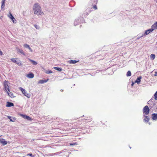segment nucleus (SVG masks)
Returning <instances> with one entry per match:
<instances>
[{"mask_svg":"<svg viewBox=\"0 0 157 157\" xmlns=\"http://www.w3.org/2000/svg\"><path fill=\"white\" fill-rule=\"evenodd\" d=\"M52 73V71H48V72H47V74H50Z\"/></svg>","mask_w":157,"mask_h":157,"instance_id":"obj_33","label":"nucleus"},{"mask_svg":"<svg viewBox=\"0 0 157 157\" xmlns=\"http://www.w3.org/2000/svg\"><path fill=\"white\" fill-rule=\"evenodd\" d=\"M20 116H21L23 118L26 119L27 120L29 121H31V118L29 116L25 115H24L22 114H21Z\"/></svg>","mask_w":157,"mask_h":157,"instance_id":"obj_7","label":"nucleus"},{"mask_svg":"<svg viewBox=\"0 0 157 157\" xmlns=\"http://www.w3.org/2000/svg\"><path fill=\"white\" fill-rule=\"evenodd\" d=\"M93 8L95 10H97V7L96 5L94 6H93Z\"/></svg>","mask_w":157,"mask_h":157,"instance_id":"obj_32","label":"nucleus"},{"mask_svg":"<svg viewBox=\"0 0 157 157\" xmlns=\"http://www.w3.org/2000/svg\"><path fill=\"white\" fill-rule=\"evenodd\" d=\"M2 52L0 50V55L2 56Z\"/></svg>","mask_w":157,"mask_h":157,"instance_id":"obj_34","label":"nucleus"},{"mask_svg":"<svg viewBox=\"0 0 157 157\" xmlns=\"http://www.w3.org/2000/svg\"><path fill=\"white\" fill-rule=\"evenodd\" d=\"M151 28L153 29V30L157 29V22H155L151 26Z\"/></svg>","mask_w":157,"mask_h":157,"instance_id":"obj_13","label":"nucleus"},{"mask_svg":"<svg viewBox=\"0 0 157 157\" xmlns=\"http://www.w3.org/2000/svg\"><path fill=\"white\" fill-rule=\"evenodd\" d=\"M144 117H145L144 120V121L146 122H148L149 120V117L146 115H145Z\"/></svg>","mask_w":157,"mask_h":157,"instance_id":"obj_18","label":"nucleus"},{"mask_svg":"<svg viewBox=\"0 0 157 157\" xmlns=\"http://www.w3.org/2000/svg\"><path fill=\"white\" fill-rule=\"evenodd\" d=\"M11 19L12 20V21L13 23H16V20L14 18V19Z\"/></svg>","mask_w":157,"mask_h":157,"instance_id":"obj_30","label":"nucleus"},{"mask_svg":"<svg viewBox=\"0 0 157 157\" xmlns=\"http://www.w3.org/2000/svg\"><path fill=\"white\" fill-rule=\"evenodd\" d=\"M63 90H61V91L62 92H63Z\"/></svg>","mask_w":157,"mask_h":157,"instance_id":"obj_37","label":"nucleus"},{"mask_svg":"<svg viewBox=\"0 0 157 157\" xmlns=\"http://www.w3.org/2000/svg\"><path fill=\"white\" fill-rule=\"evenodd\" d=\"M6 0H2V6L1 8L2 9H3L5 7V3Z\"/></svg>","mask_w":157,"mask_h":157,"instance_id":"obj_17","label":"nucleus"},{"mask_svg":"<svg viewBox=\"0 0 157 157\" xmlns=\"http://www.w3.org/2000/svg\"><path fill=\"white\" fill-rule=\"evenodd\" d=\"M19 89L22 92L24 96H26L28 98H29L30 97V94L27 93L25 90L21 87H19Z\"/></svg>","mask_w":157,"mask_h":157,"instance_id":"obj_3","label":"nucleus"},{"mask_svg":"<svg viewBox=\"0 0 157 157\" xmlns=\"http://www.w3.org/2000/svg\"><path fill=\"white\" fill-rule=\"evenodd\" d=\"M34 76V74L32 73H30L27 75V77L29 78H33Z\"/></svg>","mask_w":157,"mask_h":157,"instance_id":"obj_15","label":"nucleus"},{"mask_svg":"<svg viewBox=\"0 0 157 157\" xmlns=\"http://www.w3.org/2000/svg\"><path fill=\"white\" fill-rule=\"evenodd\" d=\"M79 60H70L68 61V62L70 64H75L77 62H79Z\"/></svg>","mask_w":157,"mask_h":157,"instance_id":"obj_10","label":"nucleus"},{"mask_svg":"<svg viewBox=\"0 0 157 157\" xmlns=\"http://www.w3.org/2000/svg\"><path fill=\"white\" fill-rule=\"evenodd\" d=\"M48 80V79L47 80H39L38 82V84H43L44 83L47 82Z\"/></svg>","mask_w":157,"mask_h":157,"instance_id":"obj_11","label":"nucleus"},{"mask_svg":"<svg viewBox=\"0 0 157 157\" xmlns=\"http://www.w3.org/2000/svg\"><path fill=\"white\" fill-rule=\"evenodd\" d=\"M17 52L18 53H21L23 55L25 56V54L22 50L18 49L17 50Z\"/></svg>","mask_w":157,"mask_h":157,"instance_id":"obj_16","label":"nucleus"},{"mask_svg":"<svg viewBox=\"0 0 157 157\" xmlns=\"http://www.w3.org/2000/svg\"><path fill=\"white\" fill-rule=\"evenodd\" d=\"M153 31V29H152V28H151V29H150L146 30L145 32L144 33V34H143V35L141 36V37H142L144 36H146L147 34H148L151 32Z\"/></svg>","mask_w":157,"mask_h":157,"instance_id":"obj_6","label":"nucleus"},{"mask_svg":"<svg viewBox=\"0 0 157 157\" xmlns=\"http://www.w3.org/2000/svg\"><path fill=\"white\" fill-rule=\"evenodd\" d=\"M155 54H151L150 55V58L151 59H154L155 58Z\"/></svg>","mask_w":157,"mask_h":157,"instance_id":"obj_24","label":"nucleus"},{"mask_svg":"<svg viewBox=\"0 0 157 157\" xmlns=\"http://www.w3.org/2000/svg\"><path fill=\"white\" fill-rule=\"evenodd\" d=\"M78 144L77 143H76V142H75V143H70V145L71 146L75 145H77Z\"/></svg>","mask_w":157,"mask_h":157,"instance_id":"obj_27","label":"nucleus"},{"mask_svg":"<svg viewBox=\"0 0 157 157\" xmlns=\"http://www.w3.org/2000/svg\"><path fill=\"white\" fill-rule=\"evenodd\" d=\"M6 92L7 93L9 96H10L11 98H13L15 97V96H14L13 94L11 92L10 90V91H8Z\"/></svg>","mask_w":157,"mask_h":157,"instance_id":"obj_8","label":"nucleus"},{"mask_svg":"<svg viewBox=\"0 0 157 157\" xmlns=\"http://www.w3.org/2000/svg\"><path fill=\"white\" fill-rule=\"evenodd\" d=\"M88 120H90V121H91V119L90 118V119H88Z\"/></svg>","mask_w":157,"mask_h":157,"instance_id":"obj_38","label":"nucleus"},{"mask_svg":"<svg viewBox=\"0 0 157 157\" xmlns=\"http://www.w3.org/2000/svg\"><path fill=\"white\" fill-rule=\"evenodd\" d=\"M131 75V73L130 71H128L127 73V76H130Z\"/></svg>","mask_w":157,"mask_h":157,"instance_id":"obj_26","label":"nucleus"},{"mask_svg":"<svg viewBox=\"0 0 157 157\" xmlns=\"http://www.w3.org/2000/svg\"><path fill=\"white\" fill-rule=\"evenodd\" d=\"M27 156H31L32 157H34V155H32V153H29V154H27Z\"/></svg>","mask_w":157,"mask_h":157,"instance_id":"obj_31","label":"nucleus"},{"mask_svg":"<svg viewBox=\"0 0 157 157\" xmlns=\"http://www.w3.org/2000/svg\"><path fill=\"white\" fill-rule=\"evenodd\" d=\"M155 99V100L157 99V91L154 94Z\"/></svg>","mask_w":157,"mask_h":157,"instance_id":"obj_28","label":"nucleus"},{"mask_svg":"<svg viewBox=\"0 0 157 157\" xmlns=\"http://www.w3.org/2000/svg\"><path fill=\"white\" fill-rule=\"evenodd\" d=\"M0 143L4 145L7 144V142L5 141L4 139L1 138L0 139Z\"/></svg>","mask_w":157,"mask_h":157,"instance_id":"obj_9","label":"nucleus"},{"mask_svg":"<svg viewBox=\"0 0 157 157\" xmlns=\"http://www.w3.org/2000/svg\"><path fill=\"white\" fill-rule=\"evenodd\" d=\"M11 60L13 63H16L19 66L22 65V63L19 60H18L17 58H12L11 59Z\"/></svg>","mask_w":157,"mask_h":157,"instance_id":"obj_4","label":"nucleus"},{"mask_svg":"<svg viewBox=\"0 0 157 157\" xmlns=\"http://www.w3.org/2000/svg\"><path fill=\"white\" fill-rule=\"evenodd\" d=\"M152 118L153 120H157V114L154 113L152 115Z\"/></svg>","mask_w":157,"mask_h":157,"instance_id":"obj_12","label":"nucleus"},{"mask_svg":"<svg viewBox=\"0 0 157 157\" xmlns=\"http://www.w3.org/2000/svg\"><path fill=\"white\" fill-rule=\"evenodd\" d=\"M14 106V104L12 102H7V104L6 105V107H10L11 106Z\"/></svg>","mask_w":157,"mask_h":157,"instance_id":"obj_14","label":"nucleus"},{"mask_svg":"<svg viewBox=\"0 0 157 157\" xmlns=\"http://www.w3.org/2000/svg\"><path fill=\"white\" fill-rule=\"evenodd\" d=\"M34 26L37 29H38L40 28L39 26L37 25H34Z\"/></svg>","mask_w":157,"mask_h":157,"instance_id":"obj_29","label":"nucleus"},{"mask_svg":"<svg viewBox=\"0 0 157 157\" xmlns=\"http://www.w3.org/2000/svg\"><path fill=\"white\" fill-rule=\"evenodd\" d=\"M8 117L10 119V120L11 121H15V119L14 118H13V119H12L11 118V117H10V116H8Z\"/></svg>","mask_w":157,"mask_h":157,"instance_id":"obj_23","label":"nucleus"},{"mask_svg":"<svg viewBox=\"0 0 157 157\" xmlns=\"http://www.w3.org/2000/svg\"><path fill=\"white\" fill-rule=\"evenodd\" d=\"M143 113L145 115H147L149 114L150 111V109L147 105L145 106L143 110Z\"/></svg>","mask_w":157,"mask_h":157,"instance_id":"obj_5","label":"nucleus"},{"mask_svg":"<svg viewBox=\"0 0 157 157\" xmlns=\"http://www.w3.org/2000/svg\"><path fill=\"white\" fill-rule=\"evenodd\" d=\"M133 84H134V83H132V85H133Z\"/></svg>","mask_w":157,"mask_h":157,"instance_id":"obj_39","label":"nucleus"},{"mask_svg":"<svg viewBox=\"0 0 157 157\" xmlns=\"http://www.w3.org/2000/svg\"><path fill=\"white\" fill-rule=\"evenodd\" d=\"M154 75L155 76H157V72L156 71L155 72V73Z\"/></svg>","mask_w":157,"mask_h":157,"instance_id":"obj_35","label":"nucleus"},{"mask_svg":"<svg viewBox=\"0 0 157 157\" xmlns=\"http://www.w3.org/2000/svg\"><path fill=\"white\" fill-rule=\"evenodd\" d=\"M35 14L41 15L43 13L41 12V8L38 3L35 4L33 8Z\"/></svg>","mask_w":157,"mask_h":157,"instance_id":"obj_1","label":"nucleus"},{"mask_svg":"<svg viewBox=\"0 0 157 157\" xmlns=\"http://www.w3.org/2000/svg\"><path fill=\"white\" fill-rule=\"evenodd\" d=\"M141 78V77H138L137 78V79L135 81V82L136 83L137 82L138 83H140V82Z\"/></svg>","mask_w":157,"mask_h":157,"instance_id":"obj_19","label":"nucleus"},{"mask_svg":"<svg viewBox=\"0 0 157 157\" xmlns=\"http://www.w3.org/2000/svg\"><path fill=\"white\" fill-rule=\"evenodd\" d=\"M8 17L11 19H14V17H13L12 14L10 13H9V14L8 15Z\"/></svg>","mask_w":157,"mask_h":157,"instance_id":"obj_21","label":"nucleus"},{"mask_svg":"<svg viewBox=\"0 0 157 157\" xmlns=\"http://www.w3.org/2000/svg\"><path fill=\"white\" fill-rule=\"evenodd\" d=\"M54 69L56 70L57 71H62V69L60 68L57 67H54Z\"/></svg>","mask_w":157,"mask_h":157,"instance_id":"obj_25","label":"nucleus"},{"mask_svg":"<svg viewBox=\"0 0 157 157\" xmlns=\"http://www.w3.org/2000/svg\"><path fill=\"white\" fill-rule=\"evenodd\" d=\"M29 59V61H30V62L33 63V65H36L37 64V63L36 62V61H35L33 60H32V59Z\"/></svg>","mask_w":157,"mask_h":157,"instance_id":"obj_20","label":"nucleus"},{"mask_svg":"<svg viewBox=\"0 0 157 157\" xmlns=\"http://www.w3.org/2000/svg\"><path fill=\"white\" fill-rule=\"evenodd\" d=\"M9 83L8 81L5 80L3 82V86L4 87V90L7 92L8 91H10V88L8 85V84Z\"/></svg>","mask_w":157,"mask_h":157,"instance_id":"obj_2","label":"nucleus"},{"mask_svg":"<svg viewBox=\"0 0 157 157\" xmlns=\"http://www.w3.org/2000/svg\"><path fill=\"white\" fill-rule=\"evenodd\" d=\"M23 46L25 48H27L29 49H30V47L27 44H24Z\"/></svg>","mask_w":157,"mask_h":157,"instance_id":"obj_22","label":"nucleus"},{"mask_svg":"<svg viewBox=\"0 0 157 157\" xmlns=\"http://www.w3.org/2000/svg\"><path fill=\"white\" fill-rule=\"evenodd\" d=\"M30 51L31 52H32V49L30 48V49H29Z\"/></svg>","mask_w":157,"mask_h":157,"instance_id":"obj_36","label":"nucleus"}]
</instances>
